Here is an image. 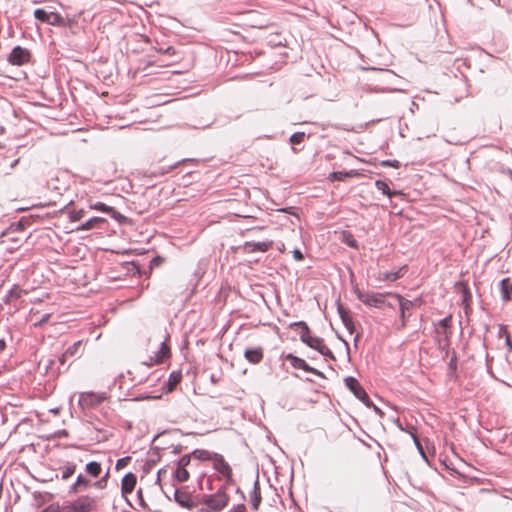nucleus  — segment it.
Returning a JSON list of instances; mask_svg holds the SVG:
<instances>
[{
	"label": "nucleus",
	"instance_id": "1",
	"mask_svg": "<svg viewBox=\"0 0 512 512\" xmlns=\"http://www.w3.org/2000/svg\"><path fill=\"white\" fill-rule=\"evenodd\" d=\"M95 501L89 496H82L63 507V512H90L94 507Z\"/></svg>",
	"mask_w": 512,
	"mask_h": 512
},
{
	"label": "nucleus",
	"instance_id": "2",
	"mask_svg": "<svg viewBox=\"0 0 512 512\" xmlns=\"http://www.w3.org/2000/svg\"><path fill=\"white\" fill-rule=\"evenodd\" d=\"M301 340L309 347L319 351L322 355H331L329 348L324 344L323 340L311 336L307 327H305V330L301 333Z\"/></svg>",
	"mask_w": 512,
	"mask_h": 512
},
{
	"label": "nucleus",
	"instance_id": "3",
	"mask_svg": "<svg viewBox=\"0 0 512 512\" xmlns=\"http://www.w3.org/2000/svg\"><path fill=\"white\" fill-rule=\"evenodd\" d=\"M36 19L42 22H46L53 26H63L64 18L54 11H48L45 9H36L34 11Z\"/></svg>",
	"mask_w": 512,
	"mask_h": 512
},
{
	"label": "nucleus",
	"instance_id": "4",
	"mask_svg": "<svg viewBox=\"0 0 512 512\" xmlns=\"http://www.w3.org/2000/svg\"><path fill=\"white\" fill-rule=\"evenodd\" d=\"M205 505L212 511H220L228 504V496L224 492H217L204 501Z\"/></svg>",
	"mask_w": 512,
	"mask_h": 512
},
{
	"label": "nucleus",
	"instance_id": "5",
	"mask_svg": "<svg viewBox=\"0 0 512 512\" xmlns=\"http://www.w3.org/2000/svg\"><path fill=\"white\" fill-rule=\"evenodd\" d=\"M169 355V348L165 343L161 344L160 349L155 353L154 357H149V360L142 362L138 367H135V369H139L141 367H151L155 364L161 363L164 358L168 357Z\"/></svg>",
	"mask_w": 512,
	"mask_h": 512
},
{
	"label": "nucleus",
	"instance_id": "6",
	"mask_svg": "<svg viewBox=\"0 0 512 512\" xmlns=\"http://www.w3.org/2000/svg\"><path fill=\"white\" fill-rule=\"evenodd\" d=\"M190 463V456H183L177 464V468L174 473V477L178 482H186L189 479V472L186 470V466Z\"/></svg>",
	"mask_w": 512,
	"mask_h": 512
},
{
	"label": "nucleus",
	"instance_id": "7",
	"mask_svg": "<svg viewBox=\"0 0 512 512\" xmlns=\"http://www.w3.org/2000/svg\"><path fill=\"white\" fill-rule=\"evenodd\" d=\"M29 58H30L29 51L20 46H17L12 50V52L9 56V61L13 65H22L24 63H27L29 61Z\"/></svg>",
	"mask_w": 512,
	"mask_h": 512
},
{
	"label": "nucleus",
	"instance_id": "8",
	"mask_svg": "<svg viewBox=\"0 0 512 512\" xmlns=\"http://www.w3.org/2000/svg\"><path fill=\"white\" fill-rule=\"evenodd\" d=\"M358 298L370 307H380L383 304V296L375 293H362L358 291Z\"/></svg>",
	"mask_w": 512,
	"mask_h": 512
},
{
	"label": "nucleus",
	"instance_id": "9",
	"mask_svg": "<svg viewBox=\"0 0 512 512\" xmlns=\"http://www.w3.org/2000/svg\"><path fill=\"white\" fill-rule=\"evenodd\" d=\"M386 305L392 308H398L403 316L404 311L410 305V302L404 301L399 295L388 294L386 295Z\"/></svg>",
	"mask_w": 512,
	"mask_h": 512
},
{
	"label": "nucleus",
	"instance_id": "10",
	"mask_svg": "<svg viewBox=\"0 0 512 512\" xmlns=\"http://www.w3.org/2000/svg\"><path fill=\"white\" fill-rule=\"evenodd\" d=\"M346 386L353 392V394L360 400L365 401L366 393L361 388L360 384L355 378L348 377L345 379Z\"/></svg>",
	"mask_w": 512,
	"mask_h": 512
},
{
	"label": "nucleus",
	"instance_id": "11",
	"mask_svg": "<svg viewBox=\"0 0 512 512\" xmlns=\"http://www.w3.org/2000/svg\"><path fill=\"white\" fill-rule=\"evenodd\" d=\"M272 246V241L266 242H246L243 245V250L247 253H251L254 251L265 252Z\"/></svg>",
	"mask_w": 512,
	"mask_h": 512
},
{
	"label": "nucleus",
	"instance_id": "12",
	"mask_svg": "<svg viewBox=\"0 0 512 512\" xmlns=\"http://www.w3.org/2000/svg\"><path fill=\"white\" fill-rule=\"evenodd\" d=\"M287 358H288V360L290 361L291 365L294 368L302 369V370H305V371L312 372V373H315L317 375H320V372H318L316 369L311 368L310 366H308L307 363L303 359L298 358V357L293 356V355H288Z\"/></svg>",
	"mask_w": 512,
	"mask_h": 512
},
{
	"label": "nucleus",
	"instance_id": "13",
	"mask_svg": "<svg viewBox=\"0 0 512 512\" xmlns=\"http://www.w3.org/2000/svg\"><path fill=\"white\" fill-rule=\"evenodd\" d=\"M136 476L132 473H128L122 479L121 489L123 494L131 493L136 485Z\"/></svg>",
	"mask_w": 512,
	"mask_h": 512
},
{
	"label": "nucleus",
	"instance_id": "14",
	"mask_svg": "<svg viewBox=\"0 0 512 512\" xmlns=\"http://www.w3.org/2000/svg\"><path fill=\"white\" fill-rule=\"evenodd\" d=\"M214 467L215 469L220 472L222 475L226 476L227 478L231 477V468L230 466L224 461L222 457L216 456L214 459Z\"/></svg>",
	"mask_w": 512,
	"mask_h": 512
},
{
	"label": "nucleus",
	"instance_id": "15",
	"mask_svg": "<svg viewBox=\"0 0 512 512\" xmlns=\"http://www.w3.org/2000/svg\"><path fill=\"white\" fill-rule=\"evenodd\" d=\"M245 358L253 363L257 364L259 363L263 358V350L262 348H254V349H248L245 351Z\"/></svg>",
	"mask_w": 512,
	"mask_h": 512
},
{
	"label": "nucleus",
	"instance_id": "16",
	"mask_svg": "<svg viewBox=\"0 0 512 512\" xmlns=\"http://www.w3.org/2000/svg\"><path fill=\"white\" fill-rule=\"evenodd\" d=\"M500 286H501L502 298L505 301L510 300L511 299V294H512V284H511L510 280L508 278L507 279H503L500 282Z\"/></svg>",
	"mask_w": 512,
	"mask_h": 512
},
{
	"label": "nucleus",
	"instance_id": "17",
	"mask_svg": "<svg viewBox=\"0 0 512 512\" xmlns=\"http://www.w3.org/2000/svg\"><path fill=\"white\" fill-rule=\"evenodd\" d=\"M358 173L355 170L349 172H333L329 175L330 181H344L348 177H355Z\"/></svg>",
	"mask_w": 512,
	"mask_h": 512
},
{
	"label": "nucleus",
	"instance_id": "18",
	"mask_svg": "<svg viewBox=\"0 0 512 512\" xmlns=\"http://www.w3.org/2000/svg\"><path fill=\"white\" fill-rule=\"evenodd\" d=\"M91 209L98 210L104 213L111 214L114 218H117L119 216V213L114 210L113 207H110L104 203L98 202L90 206Z\"/></svg>",
	"mask_w": 512,
	"mask_h": 512
},
{
	"label": "nucleus",
	"instance_id": "19",
	"mask_svg": "<svg viewBox=\"0 0 512 512\" xmlns=\"http://www.w3.org/2000/svg\"><path fill=\"white\" fill-rule=\"evenodd\" d=\"M100 401V397L91 393L82 394L79 399L81 405H93L94 403H98Z\"/></svg>",
	"mask_w": 512,
	"mask_h": 512
},
{
	"label": "nucleus",
	"instance_id": "20",
	"mask_svg": "<svg viewBox=\"0 0 512 512\" xmlns=\"http://www.w3.org/2000/svg\"><path fill=\"white\" fill-rule=\"evenodd\" d=\"M175 500L183 507H189L191 504L190 497L187 494L180 491L175 492Z\"/></svg>",
	"mask_w": 512,
	"mask_h": 512
},
{
	"label": "nucleus",
	"instance_id": "21",
	"mask_svg": "<svg viewBox=\"0 0 512 512\" xmlns=\"http://www.w3.org/2000/svg\"><path fill=\"white\" fill-rule=\"evenodd\" d=\"M104 219L103 218H100V217H94L90 220H88L87 222H85L84 224H82L78 230H89V229H92L97 223H100V222H103Z\"/></svg>",
	"mask_w": 512,
	"mask_h": 512
},
{
	"label": "nucleus",
	"instance_id": "22",
	"mask_svg": "<svg viewBox=\"0 0 512 512\" xmlns=\"http://www.w3.org/2000/svg\"><path fill=\"white\" fill-rule=\"evenodd\" d=\"M86 470L92 476L97 477L101 472V467L97 462H90L87 464Z\"/></svg>",
	"mask_w": 512,
	"mask_h": 512
},
{
	"label": "nucleus",
	"instance_id": "23",
	"mask_svg": "<svg viewBox=\"0 0 512 512\" xmlns=\"http://www.w3.org/2000/svg\"><path fill=\"white\" fill-rule=\"evenodd\" d=\"M252 506L255 510L259 508V505L261 503V496L260 492L258 491V488L255 487L253 494L251 496Z\"/></svg>",
	"mask_w": 512,
	"mask_h": 512
},
{
	"label": "nucleus",
	"instance_id": "24",
	"mask_svg": "<svg viewBox=\"0 0 512 512\" xmlns=\"http://www.w3.org/2000/svg\"><path fill=\"white\" fill-rule=\"evenodd\" d=\"M181 380L180 373H172L169 378V390L171 391Z\"/></svg>",
	"mask_w": 512,
	"mask_h": 512
},
{
	"label": "nucleus",
	"instance_id": "25",
	"mask_svg": "<svg viewBox=\"0 0 512 512\" xmlns=\"http://www.w3.org/2000/svg\"><path fill=\"white\" fill-rule=\"evenodd\" d=\"M500 337H504L505 338L506 346H507L508 350L511 351L512 350V343H511L510 336L507 333L506 329H504V328L500 329Z\"/></svg>",
	"mask_w": 512,
	"mask_h": 512
},
{
	"label": "nucleus",
	"instance_id": "26",
	"mask_svg": "<svg viewBox=\"0 0 512 512\" xmlns=\"http://www.w3.org/2000/svg\"><path fill=\"white\" fill-rule=\"evenodd\" d=\"M83 215H84V211L79 210V211L70 212L69 217L72 221H78L83 217Z\"/></svg>",
	"mask_w": 512,
	"mask_h": 512
},
{
	"label": "nucleus",
	"instance_id": "27",
	"mask_svg": "<svg viewBox=\"0 0 512 512\" xmlns=\"http://www.w3.org/2000/svg\"><path fill=\"white\" fill-rule=\"evenodd\" d=\"M304 137H305V134H304V133H295V134H293V135L291 136V139H290V140H291V142H292L293 144H298V143H300V142H302V141H303Z\"/></svg>",
	"mask_w": 512,
	"mask_h": 512
},
{
	"label": "nucleus",
	"instance_id": "28",
	"mask_svg": "<svg viewBox=\"0 0 512 512\" xmlns=\"http://www.w3.org/2000/svg\"><path fill=\"white\" fill-rule=\"evenodd\" d=\"M130 461V457H124V458H121L117 461L116 463V469L117 470H120L122 468H124Z\"/></svg>",
	"mask_w": 512,
	"mask_h": 512
},
{
	"label": "nucleus",
	"instance_id": "29",
	"mask_svg": "<svg viewBox=\"0 0 512 512\" xmlns=\"http://www.w3.org/2000/svg\"><path fill=\"white\" fill-rule=\"evenodd\" d=\"M74 472H75L74 466L66 467L63 471L62 478L68 479L70 476H72L74 474Z\"/></svg>",
	"mask_w": 512,
	"mask_h": 512
},
{
	"label": "nucleus",
	"instance_id": "30",
	"mask_svg": "<svg viewBox=\"0 0 512 512\" xmlns=\"http://www.w3.org/2000/svg\"><path fill=\"white\" fill-rule=\"evenodd\" d=\"M402 271H403V268L398 270L395 273H388V274H386V280L394 281V280L398 279L399 277H401Z\"/></svg>",
	"mask_w": 512,
	"mask_h": 512
},
{
	"label": "nucleus",
	"instance_id": "31",
	"mask_svg": "<svg viewBox=\"0 0 512 512\" xmlns=\"http://www.w3.org/2000/svg\"><path fill=\"white\" fill-rule=\"evenodd\" d=\"M450 319H451L450 317H447V318H444V319L440 320L439 323H438V327L443 329L444 332H445L447 327H448Z\"/></svg>",
	"mask_w": 512,
	"mask_h": 512
},
{
	"label": "nucleus",
	"instance_id": "32",
	"mask_svg": "<svg viewBox=\"0 0 512 512\" xmlns=\"http://www.w3.org/2000/svg\"><path fill=\"white\" fill-rule=\"evenodd\" d=\"M80 485H85V486L87 485V481L82 476H79L77 478V481L73 487V490L76 492L78 490V486H80Z\"/></svg>",
	"mask_w": 512,
	"mask_h": 512
},
{
	"label": "nucleus",
	"instance_id": "33",
	"mask_svg": "<svg viewBox=\"0 0 512 512\" xmlns=\"http://www.w3.org/2000/svg\"><path fill=\"white\" fill-rule=\"evenodd\" d=\"M79 346H80V342H79V343L74 344L72 347H70V348L65 352V354L63 355V357H66V356H68V355H73Z\"/></svg>",
	"mask_w": 512,
	"mask_h": 512
},
{
	"label": "nucleus",
	"instance_id": "34",
	"mask_svg": "<svg viewBox=\"0 0 512 512\" xmlns=\"http://www.w3.org/2000/svg\"><path fill=\"white\" fill-rule=\"evenodd\" d=\"M413 439H414V442H415V444H416V446H417V448H418L419 452L421 453L422 457H423L424 459H426L425 453H424V451H423V449H422V446H421L420 442L417 440V438H416L414 435H413Z\"/></svg>",
	"mask_w": 512,
	"mask_h": 512
},
{
	"label": "nucleus",
	"instance_id": "35",
	"mask_svg": "<svg viewBox=\"0 0 512 512\" xmlns=\"http://www.w3.org/2000/svg\"><path fill=\"white\" fill-rule=\"evenodd\" d=\"M293 255L297 261H300L303 259V255L298 249L294 250Z\"/></svg>",
	"mask_w": 512,
	"mask_h": 512
},
{
	"label": "nucleus",
	"instance_id": "36",
	"mask_svg": "<svg viewBox=\"0 0 512 512\" xmlns=\"http://www.w3.org/2000/svg\"><path fill=\"white\" fill-rule=\"evenodd\" d=\"M132 380H133V381H136V382H138V383H140V382H142V381H143V379H142V378L137 379V378H135V377H133V378H132Z\"/></svg>",
	"mask_w": 512,
	"mask_h": 512
},
{
	"label": "nucleus",
	"instance_id": "37",
	"mask_svg": "<svg viewBox=\"0 0 512 512\" xmlns=\"http://www.w3.org/2000/svg\"><path fill=\"white\" fill-rule=\"evenodd\" d=\"M5 346V343L3 341H0V350H2Z\"/></svg>",
	"mask_w": 512,
	"mask_h": 512
},
{
	"label": "nucleus",
	"instance_id": "38",
	"mask_svg": "<svg viewBox=\"0 0 512 512\" xmlns=\"http://www.w3.org/2000/svg\"><path fill=\"white\" fill-rule=\"evenodd\" d=\"M199 453H200V457H202V456H203V454H205L206 452H204V451H200Z\"/></svg>",
	"mask_w": 512,
	"mask_h": 512
},
{
	"label": "nucleus",
	"instance_id": "39",
	"mask_svg": "<svg viewBox=\"0 0 512 512\" xmlns=\"http://www.w3.org/2000/svg\"><path fill=\"white\" fill-rule=\"evenodd\" d=\"M385 165H390V163L386 161V162H385ZM391 165H392V166H395V165H394V164H392V163H391Z\"/></svg>",
	"mask_w": 512,
	"mask_h": 512
},
{
	"label": "nucleus",
	"instance_id": "40",
	"mask_svg": "<svg viewBox=\"0 0 512 512\" xmlns=\"http://www.w3.org/2000/svg\"><path fill=\"white\" fill-rule=\"evenodd\" d=\"M385 194H386V195H388V194H389V191H388V189H387V188H386Z\"/></svg>",
	"mask_w": 512,
	"mask_h": 512
}]
</instances>
